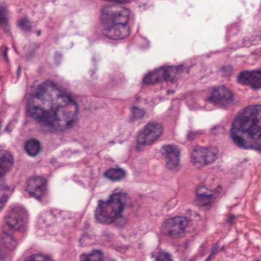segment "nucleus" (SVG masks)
I'll use <instances>...</instances> for the list:
<instances>
[{
  "label": "nucleus",
  "instance_id": "1",
  "mask_svg": "<svg viewBox=\"0 0 261 261\" xmlns=\"http://www.w3.org/2000/svg\"><path fill=\"white\" fill-rule=\"evenodd\" d=\"M261 111V105L249 106L240 112L231 124L230 137L234 144L242 149H261V146H250L246 141L240 136L239 134H246L247 138L256 135L257 128L254 123H249L252 116H258Z\"/></svg>",
  "mask_w": 261,
  "mask_h": 261
},
{
  "label": "nucleus",
  "instance_id": "2",
  "mask_svg": "<svg viewBox=\"0 0 261 261\" xmlns=\"http://www.w3.org/2000/svg\"><path fill=\"white\" fill-rule=\"evenodd\" d=\"M130 11L127 9L113 11L110 7L102 9L100 19L103 28L102 34L110 39H122L129 35L128 21Z\"/></svg>",
  "mask_w": 261,
  "mask_h": 261
},
{
  "label": "nucleus",
  "instance_id": "3",
  "mask_svg": "<svg viewBox=\"0 0 261 261\" xmlns=\"http://www.w3.org/2000/svg\"><path fill=\"white\" fill-rule=\"evenodd\" d=\"M129 198L122 190L115 189L109 199H99L95 211V218L98 222L109 224L122 216V213L127 205Z\"/></svg>",
  "mask_w": 261,
  "mask_h": 261
},
{
  "label": "nucleus",
  "instance_id": "4",
  "mask_svg": "<svg viewBox=\"0 0 261 261\" xmlns=\"http://www.w3.org/2000/svg\"><path fill=\"white\" fill-rule=\"evenodd\" d=\"M163 133L161 123L150 121L140 131L137 138L136 150L141 151L145 146L155 143Z\"/></svg>",
  "mask_w": 261,
  "mask_h": 261
},
{
  "label": "nucleus",
  "instance_id": "5",
  "mask_svg": "<svg viewBox=\"0 0 261 261\" xmlns=\"http://www.w3.org/2000/svg\"><path fill=\"white\" fill-rule=\"evenodd\" d=\"M188 220L184 217H174L165 220L161 227V234L172 239H179L186 234Z\"/></svg>",
  "mask_w": 261,
  "mask_h": 261
},
{
  "label": "nucleus",
  "instance_id": "6",
  "mask_svg": "<svg viewBox=\"0 0 261 261\" xmlns=\"http://www.w3.org/2000/svg\"><path fill=\"white\" fill-rule=\"evenodd\" d=\"M27 111L28 115L40 122L44 126L47 127L49 130L53 128L57 118V112L54 110H45L39 106H27Z\"/></svg>",
  "mask_w": 261,
  "mask_h": 261
},
{
  "label": "nucleus",
  "instance_id": "7",
  "mask_svg": "<svg viewBox=\"0 0 261 261\" xmlns=\"http://www.w3.org/2000/svg\"><path fill=\"white\" fill-rule=\"evenodd\" d=\"M25 210L22 206H14L10 214L6 217V225L10 230L25 232L27 229V222L23 217L25 216Z\"/></svg>",
  "mask_w": 261,
  "mask_h": 261
},
{
  "label": "nucleus",
  "instance_id": "8",
  "mask_svg": "<svg viewBox=\"0 0 261 261\" xmlns=\"http://www.w3.org/2000/svg\"><path fill=\"white\" fill-rule=\"evenodd\" d=\"M233 96L231 92L224 86L213 88L207 101L214 106L224 108L233 101Z\"/></svg>",
  "mask_w": 261,
  "mask_h": 261
},
{
  "label": "nucleus",
  "instance_id": "9",
  "mask_svg": "<svg viewBox=\"0 0 261 261\" xmlns=\"http://www.w3.org/2000/svg\"><path fill=\"white\" fill-rule=\"evenodd\" d=\"M25 191L30 197L41 201L47 194L46 180L41 176L30 178L27 182Z\"/></svg>",
  "mask_w": 261,
  "mask_h": 261
},
{
  "label": "nucleus",
  "instance_id": "10",
  "mask_svg": "<svg viewBox=\"0 0 261 261\" xmlns=\"http://www.w3.org/2000/svg\"><path fill=\"white\" fill-rule=\"evenodd\" d=\"M14 164L13 155L7 150L0 149V192L9 190L4 178L12 170Z\"/></svg>",
  "mask_w": 261,
  "mask_h": 261
},
{
  "label": "nucleus",
  "instance_id": "11",
  "mask_svg": "<svg viewBox=\"0 0 261 261\" xmlns=\"http://www.w3.org/2000/svg\"><path fill=\"white\" fill-rule=\"evenodd\" d=\"M182 65L177 66L161 67L155 69L153 72V78L155 82H160L163 81L173 82L176 76L182 72Z\"/></svg>",
  "mask_w": 261,
  "mask_h": 261
},
{
  "label": "nucleus",
  "instance_id": "12",
  "mask_svg": "<svg viewBox=\"0 0 261 261\" xmlns=\"http://www.w3.org/2000/svg\"><path fill=\"white\" fill-rule=\"evenodd\" d=\"M162 150L166 168L170 170H177L180 165V152L178 148L175 146L167 145L163 146Z\"/></svg>",
  "mask_w": 261,
  "mask_h": 261
},
{
  "label": "nucleus",
  "instance_id": "13",
  "mask_svg": "<svg viewBox=\"0 0 261 261\" xmlns=\"http://www.w3.org/2000/svg\"><path fill=\"white\" fill-rule=\"evenodd\" d=\"M17 244V239L12 235L4 234L0 242V260L6 259L10 253L16 249Z\"/></svg>",
  "mask_w": 261,
  "mask_h": 261
},
{
  "label": "nucleus",
  "instance_id": "14",
  "mask_svg": "<svg viewBox=\"0 0 261 261\" xmlns=\"http://www.w3.org/2000/svg\"><path fill=\"white\" fill-rule=\"evenodd\" d=\"M197 201L201 205H210L213 200L214 195L204 186H201L196 190Z\"/></svg>",
  "mask_w": 261,
  "mask_h": 261
},
{
  "label": "nucleus",
  "instance_id": "15",
  "mask_svg": "<svg viewBox=\"0 0 261 261\" xmlns=\"http://www.w3.org/2000/svg\"><path fill=\"white\" fill-rule=\"evenodd\" d=\"M51 87L54 89H57V86L56 83L51 81H46L45 82L40 84L34 94V97L42 102L48 100L50 99L47 93V88Z\"/></svg>",
  "mask_w": 261,
  "mask_h": 261
},
{
  "label": "nucleus",
  "instance_id": "16",
  "mask_svg": "<svg viewBox=\"0 0 261 261\" xmlns=\"http://www.w3.org/2000/svg\"><path fill=\"white\" fill-rule=\"evenodd\" d=\"M249 123H254V126L257 128V133L256 135H254L252 137H249V139L253 140L254 144L250 145V146H255L256 145L258 146H261V121L257 118V116H252V118L250 119ZM255 150L261 151L260 149H254Z\"/></svg>",
  "mask_w": 261,
  "mask_h": 261
},
{
  "label": "nucleus",
  "instance_id": "17",
  "mask_svg": "<svg viewBox=\"0 0 261 261\" xmlns=\"http://www.w3.org/2000/svg\"><path fill=\"white\" fill-rule=\"evenodd\" d=\"M24 148L30 156H34L40 151V143L38 140L31 139L26 142Z\"/></svg>",
  "mask_w": 261,
  "mask_h": 261
},
{
  "label": "nucleus",
  "instance_id": "18",
  "mask_svg": "<svg viewBox=\"0 0 261 261\" xmlns=\"http://www.w3.org/2000/svg\"><path fill=\"white\" fill-rule=\"evenodd\" d=\"M126 172L122 168H111L106 171L104 175L113 181H119L125 176Z\"/></svg>",
  "mask_w": 261,
  "mask_h": 261
},
{
  "label": "nucleus",
  "instance_id": "19",
  "mask_svg": "<svg viewBox=\"0 0 261 261\" xmlns=\"http://www.w3.org/2000/svg\"><path fill=\"white\" fill-rule=\"evenodd\" d=\"M105 256L100 250H94L91 253L83 254L80 256V261H104Z\"/></svg>",
  "mask_w": 261,
  "mask_h": 261
},
{
  "label": "nucleus",
  "instance_id": "20",
  "mask_svg": "<svg viewBox=\"0 0 261 261\" xmlns=\"http://www.w3.org/2000/svg\"><path fill=\"white\" fill-rule=\"evenodd\" d=\"M203 148L199 147L195 149L191 154V161L196 167L204 165Z\"/></svg>",
  "mask_w": 261,
  "mask_h": 261
},
{
  "label": "nucleus",
  "instance_id": "21",
  "mask_svg": "<svg viewBox=\"0 0 261 261\" xmlns=\"http://www.w3.org/2000/svg\"><path fill=\"white\" fill-rule=\"evenodd\" d=\"M57 98L58 99H61L62 102L64 103L65 106L69 104H71L75 107L74 110V116H76L79 112V106L76 101L72 99L71 96L65 92H61L59 91V93L57 94Z\"/></svg>",
  "mask_w": 261,
  "mask_h": 261
},
{
  "label": "nucleus",
  "instance_id": "22",
  "mask_svg": "<svg viewBox=\"0 0 261 261\" xmlns=\"http://www.w3.org/2000/svg\"><path fill=\"white\" fill-rule=\"evenodd\" d=\"M77 120L75 118H72L67 120L64 125H62L60 123V121L57 119H56V122L53 128H50L51 132L55 131H64L66 129H70L74 126L75 122Z\"/></svg>",
  "mask_w": 261,
  "mask_h": 261
},
{
  "label": "nucleus",
  "instance_id": "23",
  "mask_svg": "<svg viewBox=\"0 0 261 261\" xmlns=\"http://www.w3.org/2000/svg\"><path fill=\"white\" fill-rule=\"evenodd\" d=\"M150 256L151 258H155V261H173L170 253L160 249L150 253Z\"/></svg>",
  "mask_w": 261,
  "mask_h": 261
},
{
  "label": "nucleus",
  "instance_id": "24",
  "mask_svg": "<svg viewBox=\"0 0 261 261\" xmlns=\"http://www.w3.org/2000/svg\"><path fill=\"white\" fill-rule=\"evenodd\" d=\"M251 79V88L252 89L261 88V70H254Z\"/></svg>",
  "mask_w": 261,
  "mask_h": 261
},
{
  "label": "nucleus",
  "instance_id": "25",
  "mask_svg": "<svg viewBox=\"0 0 261 261\" xmlns=\"http://www.w3.org/2000/svg\"><path fill=\"white\" fill-rule=\"evenodd\" d=\"M253 70L243 71L240 72L238 76L239 83L244 85H249L251 87V79L252 77Z\"/></svg>",
  "mask_w": 261,
  "mask_h": 261
},
{
  "label": "nucleus",
  "instance_id": "26",
  "mask_svg": "<svg viewBox=\"0 0 261 261\" xmlns=\"http://www.w3.org/2000/svg\"><path fill=\"white\" fill-rule=\"evenodd\" d=\"M203 155L204 165H206L212 163L216 159L217 151L215 149H208L203 148Z\"/></svg>",
  "mask_w": 261,
  "mask_h": 261
},
{
  "label": "nucleus",
  "instance_id": "27",
  "mask_svg": "<svg viewBox=\"0 0 261 261\" xmlns=\"http://www.w3.org/2000/svg\"><path fill=\"white\" fill-rule=\"evenodd\" d=\"M8 13V5L5 4H0V26L4 25L5 30L8 27V19L7 17Z\"/></svg>",
  "mask_w": 261,
  "mask_h": 261
},
{
  "label": "nucleus",
  "instance_id": "28",
  "mask_svg": "<svg viewBox=\"0 0 261 261\" xmlns=\"http://www.w3.org/2000/svg\"><path fill=\"white\" fill-rule=\"evenodd\" d=\"M18 27L25 32H30L32 30V26L30 21L24 18L20 19L17 23Z\"/></svg>",
  "mask_w": 261,
  "mask_h": 261
},
{
  "label": "nucleus",
  "instance_id": "29",
  "mask_svg": "<svg viewBox=\"0 0 261 261\" xmlns=\"http://www.w3.org/2000/svg\"><path fill=\"white\" fill-rule=\"evenodd\" d=\"M23 261H53L48 257L39 254H33L26 257Z\"/></svg>",
  "mask_w": 261,
  "mask_h": 261
},
{
  "label": "nucleus",
  "instance_id": "30",
  "mask_svg": "<svg viewBox=\"0 0 261 261\" xmlns=\"http://www.w3.org/2000/svg\"><path fill=\"white\" fill-rule=\"evenodd\" d=\"M219 252L220 246L218 243L213 244L211 247V251L210 254L205 261H211Z\"/></svg>",
  "mask_w": 261,
  "mask_h": 261
},
{
  "label": "nucleus",
  "instance_id": "31",
  "mask_svg": "<svg viewBox=\"0 0 261 261\" xmlns=\"http://www.w3.org/2000/svg\"><path fill=\"white\" fill-rule=\"evenodd\" d=\"M133 120L134 119H140L144 117L145 112L143 109H140L137 107L132 108Z\"/></svg>",
  "mask_w": 261,
  "mask_h": 261
},
{
  "label": "nucleus",
  "instance_id": "32",
  "mask_svg": "<svg viewBox=\"0 0 261 261\" xmlns=\"http://www.w3.org/2000/svg\"><path fill=\"white\" fill-rule=\"evenodd\" d=\"M143 83L146 85L157 83V82H155V80L153 78V72L149 73L144 77L143 79Z\"/></svg>",
  "mask_w": 261,
  "mask_h": 261
},
{
  "label": "nucleus",
  "instance_id": "33",
  "mask_svg": "<svg viewBox=\"0 0 261 261\" xmlns=\"http://www.w3.org/2000/svg\"><path fill=\"white\" fill-rule=\"evenodd\" d=\"M202 134V132L201 130H198L196 132H190L187 135V139L188 140H193L195 138L198 136L201 135Z\"/></svg>",
  "mask_w": 261,
  "mask_h": 261
},
{
  "label": "nucleus",
  "instance_id": "34",
  "mask_svg": "<svg viewBox=\"0 0 261 261\" xmlns=\"http://www.w3.org/2000/svg\"><path fill=\"white\" fill-rule=\"evenodd\" d=\"M224 131V128L223 126L221 125H217L214 126L211 129V134L214 135H216L219 133H223Z\"/></svg>",
  "mask_w": 261,
  "mask_h": 261
},
{
  "label": "nucleus",
  "instance_id": "35",
  "mask_svg": "<svg viewBox=\"0 0 261 261\" xmlns=\"http://www.w3.org/2000/svg\"><path fill=\"white\" fill-rule=\"evenodd\" d=\"M9 196L3 195L0 198V211L4 208L9 199Z\"/></svg>",
  "mask_w": 261,
  "mask_h": 261
},
{
  "label": "nucleus",
  "instance_id": "36",
  "mask_svg": "<svg viewBox=\"0 0 261 261\" xmlns=\"http://www.w3.org/2000/svg\"><path fill=\"white\" fill-rule=\"evenodd\" d=\"M236 218V215L234 214H230L228 215V217L226 220V223L229 225H232L233 221Z\"/></svg>",
  "mask_w": 261,
  "mask_h": 261
},
{
  "label": "nucleus",
  "instance_id": "37",
  "mask_svg": "<svg viewBox=\"0 0 261 261\" xmlns=\"http://www.w3.org/2000/svg\"><path fill=\"white\" fill-rule=\"evenodd\" d=\"M222 71L225 73H229L233 70V67L231 65H227L222 68Z\"/></svg>",
  "mask_w": 261,
  "mask_h": 261
},
{
  "label": "nucleus",
  "instance_id": "38",
  "mask_svg": "<svg viewBox=\"0 0 261 261\" xmlns=\"http://www.w3.org/2000/svg\"><path fill=\"white\" fill-rule=\"evenodd\" d=\"M8 50V48L7 47H5V49H4V51H3V53H2V56L5 59V60L7 62H9V59H8V55H7Z\"/></svg>",
  "mask_w": 261,
  "mask_h": 261
},
{
  "label": "nucleus",
  "instance_id": "39",
  "mask_svg": "<svg viewBox=\"0 0 261 261\" xmlns=\"http://www.w3.org/2000/svg\"><path fill=\"white\" fill-rule=\"evenodd\" d=\"M114 2L116 4H123L127 2V0H114Z\"/></svg>",
  "mask_w": 261,
  "mask_h": 261
},
{
  "label": "nucleus",
  "instance_id": "40",
  "mask_svg": "<svg viewBox=\"0 0 261 261\" xmlns=\"http://www.w3.org/2000/svg\"><path fill=\"white\" fill-rule=\"evenodd\" d=\"M21 73V67L20 66H18L17 70V76H19Z\"/></svg>",
  "mask_w": 261,
  "mask_h": 261
},
{
  "label": "nucleus",
  "instance_id": "41",
  "mask_svg": "<svg viewBox=\"0 0 261 261\" xmlns=\"http://www.w3.org/2000/svg\"><path fill=\"white\" fill-rule=\"evenodd\" d=\"M226 249V247L224 245H223L222 247H220V251H224Z\"/></svg>",
  "mask_w": 261,
  "mask_h": 261
},
{
  "label": "nucleus",
  "instance_id": "42",
  "mask_svg": "<svg viewBox=\"0 0 261 261\" xmlns=\"http://www.w3.org/2000/svg\"><path fill=\"white\" fill-rule=\"evenodd\" d=\"M5 130H6V131H7V132H9V133H10V132H11V130H12V129H9V125H7V126L6 127V128H5Z\"/></svg>",
  "mask_w": 261,
  "mask_h": 261
},
{
  "label": "nucleus",
  "instance_id": "43",
  "mask_svg": "<svg viewBox=\"0 0 261 261\" xmlns=\"http://www.w3.org/2000/svg\"><path fill=\"white\" fill-rule=\"evenodd\" d=\"M174 93V91L173 90H168L167 91V94L169 95L170 94V93Z\"/></svg>",
  "mask_w": 261,
  "mask_h": 261
},
{
  "label": "nucleus",
  "instance_id": "44",
  "mask_svg": "<svg viewBox=\"0 0 261 261\" xmlns=\"http://www.w3.org/2000/svg\"><path fill=\"white\" fill-rule=\"evenodd\" d=\"M40 34H41V31H38L37 32V35L39 36L40 35Z\"/></svg>",
  "mask_w": 261,
  "mask_h": 261
},
{
  "label": "nucleus",
  "instance_id": "45",
  "mask_svg": "<svg viewBox=\"0 0 261 261\" xmlns=\"http://www.w3.org/2000/svg\"><path fill=\"white\" fill-rule=\"evenodd\" d=\"M110 143H111V144H114L115 142L114 141H111L110 142Z\"/></svg>",
  "mask_w": 261,
  "mask_h": 261
},
{
  "label": "nucleus",
  "instance_id": "46",
  "mask_svg": "<svg viewBox=\"0 0 261 261\" xmlns=\"http://www.w3.org/2000/svg\"><path fill=\"white\" fill-rule=\"evenodd\" d=\"M108 1H110V2H114V0H107Z\"/></svg>",
  "mask_w": 261,
  "mask_h": 261
},
{
  "label": "nucleus",
  "instance_id": "47",
  "mask_svg": "<svg viewBox=\"0 0 261 261\" xmlns=\"http://www.w3.org/2000/svg\"><path fill=\"white\" fill-rule=\"evenodd\" d=\"M13 192V190L12 191V192L10 193V195H11L12 194Z\"/></svg>",
  "mask_w": 261,
  "mask_h": 261
},
{
  "label": "nucleus",
  "instance_id": "48",
  "mask_svg": "<svg viewBox=\"0 0 261 261\" xmlns=\"http://www.w3.org/2000/svg\"><path fill=\"white\" fill-rule=\"evenodd\" d=\"M112 261H116L115 260H113Z\"/></svg>",
  "mask_w": 261,
  "mask_h": 261
}]
</instances>
